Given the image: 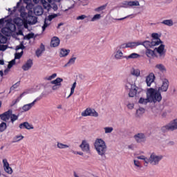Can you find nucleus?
<instances>
[{"label":"nucleus","mask_w":177,"mask_h":177,"mask_svg":"<svg viewBox=\"0 0 177 177\" xmlns=\"http://www.w3.org/2000/svg\"><path fill=\"white\" fill-rule=\"evenodd\" d=\"M162 24L167 26L168 27H172L174 26V20L172 19H165L161 22Z\"/></svg>","instance_id":"nucleus-36"},{"label":"nucleus","mask_w":177,"mask_h":177,"mask_svg":"<svg viewBox=\"0 0 177 177\" xmlns=\"http://www.w3.org/2000/svg\"><path fill=\"white\" fill-rule=\"evenodd\" d=\"M152 44H154L156 46L158 45H160V44H162V41H161V39H160V35L158 33H152Z\"/></svg>","instance_id":"nucleus-18"},{"label":"nucleus","mask_w":177,"mask_h":177,"mask_svg":"<svg viewBox=\"0 0 177 177\" xmlns=\"http://www.w3.org/2000/svg\"><path fill=\"white\" fill-rule=\"evenodd\" d=\"M34 13L36 16H41L44 13V9L41 6H37L34 8Z\"/></svg>","instance_id":"nucleus-28"},{"label":"nucleus","mask_w":177,"mask_h":177,"mask_svg":"<svg viewBox=\"0 0 177 177\" xmlns=\"http://www.w3.org/2000/svg\"><path fill=\"white\" fill-rule=\"evenodd\" d=\"M76 86H77V82H75L73 84V85H72V86H71V93H70L69 95L68 96V97H70L71 96H72L73 95H74V91H75Z\"/></svg>","instance_id":"nucleus-47"},{"label":"nucleus","mask_w":177,"mask_h":177,"mask_svg":"<svg viewBox=\"0 0 177 177\" xmlns=\"http://www.w3.org/2000/svg\"><path fill=\"white\" fill-rule=\"evenodd\" d=\"M19 85H20V82H17L11 88L10 91H15V89H17V88H19Z\"/></svg>","instance_id":"nucleus-58"},{"label":"nucleus","mask_w":177,"mask_h":177,"mask_svg":"<svg viewBox=\"0 0 177 177\" xmlns=\"http://www.w3.org/2000/svg\"><path fill=\"white\" fill-rule=\"evenodd\" d=\"M32 64L33 62L32 59L27 60L22 66V70H24V71H28V70H30L31 67H32Z\"/></svg>","instance_id":"nucleus-19"},{"label":"nucleus","mask_w":177,"mask_h":177,"mask_svg":"<svg viewBox=\"0 0 177 177\" xmlns=\"http://www.w3.org/2000/svg\"><path fill=\"white\" fill-rule=\"evenodd\" d=\"M137 160H142L144 162V165L147 167L150 164V158H147L144 155L138 156L136 157Z\"/></svg>","instance_id":"nucleus-23"},{"label":"nucleus","mask_w":177,"mask_h":177,"mask_svg":"<svg viewBox=\"0 0 177 177\" xmlns=\"http://www.w3.org/2000/svg\"><path fill=\"white\" fill-rule=\"evenodd\" d=\"M34 37V35L33 34H28L26 37L27 39H31V38Z\"/></svg>","instance_id":"nucleus-64"},{"label":"nucleus","mask_w":177,"mask_h":177,"mask_svg":"<svg viewBox=\"0 0 177 177\" xmlns=\"http://www.w3.org/2000/svg\"><path fill=\"white\" fill-rule=\"evenodd\" d=\"M4 24H5V19H0V28H1V27H3Z\"/></svg>","instance_id":"nucleus-62"},{"label":"nucleus","mask_w":177,"mask_h":177,"mask_svg":"<svg viewBox=\"0 0 177 177\" xmlns=\"http://www.w3.org/2000/svg\"><path fill=\"white\" fill-rule=\"evenodd\" d=\"M41 2L45 9H46L47 10H49V9H50V4H49V3H48L46 1L41 0Z\"/></svg>","instance_id":"nucleus-48"},{"label":"nucleus","mask_w":177,"mask_h":177,"mask_svg":"<svg viewBox=\"0 0 177 177\" xmlns=\"http://www.w3.org/2000/svg\"><path fill=\"white\" fill-rule=\"evenodd\" d=\"M57 16H59L58 14H53V15H48V17H46L44 19V26H42L43 31H45L47 27H49V26H50V21H52L53 19L57 17Z\"/></svg>","instance_id":"nucleus-7"},{"label":"nucleus","mask_w":177,"mask_h":177,"mask_svg":"<svg viewBox=\"0 0 177 177\" xmlns=\"http://www.w3.org/2000/svg\"><path fill=\"white\" fill-rule=\"evenodd\" d=\"M146 96L148 97L150 103H160L162 100V96L161 93L158 89L149 88H147Z\"/></svg>","instance_id":"nucleus-2"},{"label":"nucleus","mask_w":177,"mask_h":177,"mask_svg":"<svg viewBox=\"0 0 177 177\" xmlns=\"http://www.w3.org/2000/svg\"><path fill=\"white\" fill-rule=\"evenodd\" d=\"M95 150L98 156H101L102 160H106V153H107V144L103 138H97L94 142Z\"/></svg>","instance_id":"nucleus-1"},{"label":"nucleus","mask_w":177,"mask_h":177,"mask_svg":"<svg viewBox=\"0 0 177 177\" xmlns=\"http://www.w3.org/2000/svg\"><path fill=\"white\" fill-rule=\"evenodd\" d=\"M44 52H45V46H44V44H41L40 47L39 48H37V50L35 52L36 56L37 57H41V56H42V54L44 53Z\"/></svg>","instance_id":"nucleus-27"},{"label":"nucleus","mask_w":177,"mask_h":177,"mask_svg":"<svg viewBox=\"0 0 177 177\" xmlns=\"http://www.w3.org/2000/svg\"><path fill=\"white\" fill-rule=\"evenodd\" d=\"M134 139L137 143H145L146 142V135L143 133H138L134 135Z\"/></svg>","instance_id":"nucleus-10"},{"label":"nucleus","mask_w":177,"mask_h":177,"mask_svg":"<svg viewBox=\"0 0 177 177\" xmlns=\"http://www.w3.org/2000/svg\"><path fill=\"white\" fill-rule=\"evenodd\" d=\"M129 97H135L136 95H138V91H139V87L137 86H133L129 87Z\"/></svg>","instance_id":"nucleus-16"},{"label":"nucleus","mask_w":177,"mask_h":177,"mask_svg":"<svg viewBox=\"0 0 177 177\" xmlns=\"http://www.w3.org/2000/svg\"><path fill=\"white\" fill-rule=\"evenodd\" d=\"M138 57H140V55L136 53H133L130 54L129 55L125 57V59H138Z\"/></svg>","instance_id":"nucleus-43"},{"label":"nucleus","mask_w":177,"mask_h":177,"mask_svg":"<svg viewBox=\"0 0 177 177\" xmlns=\"http://www.w3.org/2000/svg\"><path fill=\"white\" fill-rule=\"evenodd\" d=\"M133 162L136 169H140V168H142V163L140 162V161H139L138 159H133Z\"/></svg>","instance_id":"nucleus-41"},{"label":"nucleus","mask_w":177,"mask_h":177,"mask_svg":"<svg viewBox=\"0 0 177 177\" xmlns=\"http://www.w3.org/2000/svg\"><path fill=\"white\" fill-rule=\"evenodd\" d=\"M155 52H157L160 59H164L165 57V46L160 44L158 48H155Z\"/></svg>","instance_id":"nucleus-9"},{"label":"nucleus","mask_w":177,"mask_h":177,"mask_svg":"<svg viewBox=\"0 0 177 177\" xmlns=\"http://www.w3.org/2000/svg\"><path fill=\"white\" fill-rule=\"evenodd\" d=\"M136 77L132 75H129L125 81L126 89H129L132 86H136Z\"/></svg>","instance_id":"nucleus-6"},{"label":"nucleus","mask_w":177,"mask_h":177,"mask_svg":"<svg viewBox=\"0 0 177 177\" xmlns=\"http://www.w3.org/2000/svg\"><path fill=\"white\" fill-rule=\"evenodd\" d=\"M7 41H8V39L6 38V37L0 34V44H6Z\"/></svg>","instance_id":"nucleus-52"},{"label":"nucleus","mask_w":177,"mask_h":177,"mask_svg":"<svg viewBox=\"0 0 177 177\" xmlns=\"http://www.w3.org/2000/svg\"><path fill=\"white\" fill-rule=\"evenodd\" d=\"M146 109H145V108L143 107H140L139 109H138L136 110V115L137 117H142V115H143L144 113H145Z\"/></svg>","instance_id":"nucleus-39"},{"label":"nucleus","mask_w":177,"mask_h":177,"mask_svg":"<svg viewBox=\"0 0 177 177\" xmlns=\"http://www.w3.org/2000/svg\"><path fill=\"white\" fill-rule=\"evenodd\" d=\"M68 53H70V50H67L66 48H62L59 51V57H66V56L68 55Z\"/></svg>","instance_id":"nucleus-34"},{"label":"nucleus","mask_w":177,"mask_h":177,"mask_svg":"<svg viewBox=\"0 0 177 177\" xmlns=\"http://www.w3.org/2000/svg\"><path fill=\"white\" fill-rule=\"evenodd\" d=\"M63 82V78L57 77L54 80L50 82L52 85H57L58 86H62V83Z\"/></svg>","instance_id":"nucleus-29"},{"label":"nucleus","mask_w":177,"mask_h":177,"mask_svg":"<svg viewBox=\"0 0 177 177\" xmlns=\"http://www.w3.org/2000/svg\"><path fill=\"white\" fill-rule=\"evenodd\" d=\"M12 113H13V111L10 109L8 111L2 113L0 115L1 120L3 121H8V120H10V115H12Z\"/></svg>","instance_id":"nucleus-17"},{"label":"nucleus","mask_w":177,"mask_h":177,"mask_svg":"<svg viewBox=\"0 0 177 177\" xmlns=\"http://www.w3.org/2000/svg\"><path fill=\"white\" fill-rule=\"evenodd\" d=\"M75 60H77V57H71L65 66H71V64H74V63H75Z\"/></svg>","instance_id":"nucleus-51"},{"label":"nucleus","mask_w":177,"mask_h":177,"mask_svg":"<svg viewBox=\"0 0 177 177\" xmlns=\"http://www.w3.org/2000/svg\"><path fill=\"white\" fill-rule=\"evenodd\" d=\"M160 86L158 88V91L161 93V92H167L169 88V80L165 77H160Z\"/></svg>","instance_id":"nucleus-3"},{"label":"nucleus","mask_w":177,"mask_h":177,"mask_svg":"<svg viewBox=\"0 0 177 177\" xmlns=\"http://www.w3.org/2000/svg\"><path fill=\"white\" fill-rule=\"evenodd\" d=\"M127 107L129 109V110H133V109H135V104L129 102L127 104Z\"/></svg>","instance_id":"nucleus-55"},{"label":"nucleus","mask_w":177,"mask_h":177,"mask_svg":"<svg viewBox=\"0 0 177 177\" xmlns=\"http://www.w3.org/2000/svg\"><path fill=\"white\" fill-rule=\"evenodd\" d=\"M113 58L115 59V60H121L124 59V53H122L121 50H117L113 53Z\"/></svg>","instance_id":"nucleus-21"},{"label":"nucleus","mask_w":177,"mask_h":177,"mask_svg":"<svg viewBox=\"0 0 177 177\" xmlns=\"http://www.w3.org/2000/svg\"><path fill=\"white\" fill-rule=\"evenodd\" d=\"M61 86H57V84H54L52 86V89L53 91H58V89H60Z\"/></svg>","instance_id":"nucleus-60"},{"label":"nucleus","mask_w":177,"mask_h":177,"mask_svg":"<svg viewBox=\"0 0 177 177\" xmlns=\"http://www.w3.org/2000/svg\"><path fill=\"white\" fill-rule=\"evenodd\" d=\"M162 155H158L156 152H152L149 156V161L151 165H158L160 161L162 160Z\"/></svg>","instance_id":"nucleus-4"},{"label":"nucleus","mask_w":177,"mask_h":177,"mask_svg":"<svg viewBox=\"0 0 177 177\" xmlns=\"http://www.w3.org/2000/svg\"><path fill=\"white\" fill-rule=\"evenodd\" d=\"M82 117H99V113L96 111V110L87 108L81 113Z\"/></svg>","instance_id":"nucleus-5"},{"label":"nucleus","mask_w":177,"mask_h":177,"mask_svg":"<svg viewBox=\"0 0 177 177\" xmlns=\"http://www.w3.org/2000/svg\"><path fill=\"white\" fill-rule=\"evenodd\" d=\"M103 129L106 135H109V133H112L113 131H114V128H113V127H105L103 128Z\"/></svg>","instance_id":"nucleus-42"},{"label":"nucleus","mask_w":177,"mask_h":177,"mask_svg":"<svg viewBox=\"0 0 177 177\" xmlns=\"http://www.w3.org/2000/svg\"><path fill=\"white\" fill-rule=\"evenodd\" d=\"M156 80V75H154V73H151L149 75L146 77V84L147 86H151V84L154 82V80Z\"/></svg>","instance_id":"nucleus-15"},{"label":"nucleus","mask_w":177,"mask_h":177,"mask_svg":"<svg viewBox=\"0 0 177 177\" xmlns=\"http://www.w3.org/2000/svg\"><path fill=\"white\" fill-rule=\"evenodd\" d=\"M19 49H21V51L20 53H16L15 55V59H21L23 56V49H24V46L23 44H20L19 46H17L16 47V50H19Z\"/></svg>","instance_id":"nucleus-20"},{"label":"nucleus","mask_w":177,"mask_h":177,"mask_svg":"<svg viewBox=\"0 0 177 177\" xmlns=\"http://www.w3.org/2000/svg\"><path fill=\"white\" fill-rule=\"evenodd\" d=\"M28 93H31V90H26L24 93H22L17 99L15 101L12 102V106L16 104L17 102H20L26 95H28Z\"/></svg>","instance_id":"nucleus-24"},{"label":"nucleus","mask_w":177,"mask_h":177,"mask_svg":"<svg viewBox=\"0 0 177 177\" xmlns=\"http://www.w3.org/2000/svg\"><path fill=\"white\" fill-rule=\"evenodd\" d=\"M73 154H78L79 156H84V153H82V152L73 151Z\"/></svg>","instance_id":"nucleus-63"},{"label":"nucleus","mask_w":177,"mask_h":177,"mask_svg":"<svg viewBox=\"0 0 177 177\" xmlns=\"http://www.w3.org/2000/svg\"><path fill=\"white\" fill-rule=\"evenodd\" d=\"M128 48V43L122 44L120 46V49H125Z\"/></svg>","instance_id":"nucleus-61"},{"label":"nucleus","mask_w":177,"mask_h":177,"mask_svg":"<svg viewBox=\"0 0 177 177\" xmlns=\"http://www.w3.org/2000/svg\"><path fill=\"white\" fill-rule=\"evenodd\" d=\"M138 104L141 106H147L148 103H150V100H149L148 97H140L138 101Z\"/></svg>","instance_id":"nucleus-22"},{"label":"nucleus","mask_w":177,"mask_h":177,"mask_svg":"<svg viewBox=\"0 0 177 177\" xmlns=\"http://www.w3.org/2000/svg\"><path fill=\"white\" fill-rule=\"evenodd\" d=\"M3 169L5 172L7 174H9L11 175V174H13V170L12 169L11 167L9 166V162H8V160L3 159Z\"/></svg>","instance_id":"nucleus-14"},{"label":"nucleus","mask_w":177,"mask_h":177,"mask_svg":"<svg viewBox=\"0 0 177 177\" xmlns=\"http://www.w3.org/2000/svg\"><path fill=\"white\" fill-rule=\"evenodd\" d=\"M130 74L132 77H136V78L140 77V69L132 68L130 70Z\"/></svg>","instance_id":"nucleus-25"},{"label":"nucleus","mask_w":177,"mask_h":177,"mask_svg":"<svg viewBox=\"0 0 177 177\" xmlns=\"http://www.w3.org/2000/svg\"><path fill=\"white\" fill-rule=\"evenodd\" d=\"M140 45H142V42L140 41H133V42H128L127 46L128 48H136L137 46H139Z\"/></svg>","instance_id":"nucleus-33"},{"label":"nucleus","mask_w":177,"mask_h":177,"mask_svg":"<svg viewBox=\"0 0 177 177\" xmlns=\"http://www.w3.org/2000/svg\"><path fill=\"white\" fill-rule=\"evenodd\" d=\"M106 9V6H102L95 8V12H102V10H104Z\"/></svg>","instance_id":"nucleus-56"},{"label":"nucleus","mask_w":177,"mask_h":177,"mask_svg":"<svg viewBox=\"0 0 177 177\" xmlns=\"http://www.w3.org/2000/svg\"><path fill=\"white\" fill-rule=\"evenodd\" d=\"M14 23L20 27L21 26H23L24 21L20 18H16L14 19Z\"/></svg>","instance_id":"nucleus-46"},{"label":"nucleus","mask_w":177,"mask_h":177,"mask_svg":"<svg viewBox=\"0 0 177 177\" xmlns=\"http://www.w3.org/2000/svg\"><path fill=\"white\" fill-rule=\"evenodd\" d=\"M16 64V59H12L8 63V68L4 71V74H8L12 67Z\"/></svg>","instance_id":"nucleus-30"},{"label":"nucleus","mask_w":177,"mask_h":177,"mask_svg":"<svg viewBox=\"0 0 177 177\" xmlns=\"http://www.w3.org/2000/svg\"><path fill=\"white\" fill-rule=\"evenodd\" d=\"M6 128H7L6 123L3 122L0 124V132H3V131H5Z\"/></svg>","instance_id":"nucleus-53"},{"label":"nucleus","mask_w":177,"mask_h":177,"mask_svg":"<svg viewBox=\"0 0 177 177\" xmlns=\"http://www.w3.org/2000/svg\"><path fill=\"white\" fill-rule=\"evenodd\" d=\"M80 149L82 151H85L86 153H89L91 151V147L89 146V142L87 140H83L82 141V144L80 145Z\"/></svg>","instance_id":"nucleus-12"},{"label":"nucleus","mask_w":177,"mask_h":177,"mask_svg":"<svg viewBox=\"0 0 177 177\" xmlns=\"http://www.w3.org/2000/svg\"><path fill=\"white\" fill-rule=\"evenodd\" d=\"M28 20V24L32 25L36 24L37 21H38V20L37 19V17L34 16L29 17Z\"/></svg>","instance_id":"nucleus-44"},{"label":"nucleus","mask_w":177,"mask_h":177,"mask_svg":"<svg viewBox=\"0 0 177 177\" xmlns=\"http://www.w3.org/2000/svg\"><path fill=\"white\" fill-rule=\"evenodd\" d=\"M141 45H143L145 48L147 49H149V48H153V46H156L155 44H153V41H145L142 43Z\"/></svg>","instance_id":"nucleus-31"},{"label":"nucleus","mask_w":177,"mask_h":177,"mask_svg":"<svg viewBox=\"0 0 177 177\" xmlns=\"http://www.w3.org/2000/svg\"><path fill=\"white\" fill-rule=\"evenodd\" d=\"M10 118L11 122L13 124L15 121H17V120L19 119V115H17L12 113L11 115L10 116Z\"/></svg>","instance_id":"nucleus-50"},{"label":"nucleus","mask_w":177,"mask_h":177,"mask_svg":"<svg viewBox=\"0 0 177 177\" xmlns=\"http://www.w3.org/2000/svg\"><path fill=\"white\" fill-rule=\"evenodd\" d=\"M163 129L167 131H176L177 129V119L171 121L169 124L163 127Z\"/></svg>","instance_id":"nucleus-8"},{"label":"nucleus","mask_w":177,"mask_h":177,"mask_svg":"<svg viewBox=\"0 0 177 177\" xmlns=\"http://www.w3.org/2000/svg\"><path fill=\"white\" fill-rule=\"evenodd\" d=\"M19 128H26V129H34L32 124H30L28 122H24L19 125Z\"/></svg>","instance_id":"nucleus-35"},{"label":"nucleus","mask_w":177,"mask_h":177,"mask_svg":"<svg viewBox=\"0 0 177 177\" xmlns=\"http://www.w3.org/2000/svg\"><path fill=\"white\" fill-rule=\"evenodd\" d=\"M57 77V73H53V75L50 76H46L45 77L46 81H52V80H55Z\"/></svg>","instance_id":"nucleus-49"},{"label":"nucleus","mask_w":177,"mask_h":177,"mask_svg":"<svg viewBox=\"0 0 177 177\" xmlns=\"http://www.w3.org/2000/svg\"><path fill=\"white\" fill-rule=\"evenodd\" d=\"M37 102H38V98H36L31 103L24 104L22 106V111L26 112V111H28L31 110V109H32V107H34V106H35V103H37Z\"/></svg>","instance_id":"nucleus-13"},{"label":"nucleus","mask_w":177,"mask_h":177,"mask_svg":"<svg viewBox=\"0 0 177 177\" xmlns=\"http://www.w3.org/2000/svg\"><path fill=\"white\" fill-rule=\"evenodd\" d=\"M128 5L130 6V8H132V6H140V3H139V1L137 0L130 1H128Z\"/></svg>","instance_id":"nucleus-45"},{"label":"nucleus","mask_w":177,"mask_h":177,"mask_svg":"<svg viewBox=\"0 0 177 177\" xmlns=\"http://www.w3.org/2000/svg\"><path fill=\"white\" fill-rule=\"evenodd\" d=\"M10 27L11 28L8 27L3 28L1 29L2 34H3L4 35H6V37H9V35L12 34V31H15L16 28V27L13 24H11Z\"/></svg>","instance_id":"nucleus-11"},{"label":"nucleus","mask_w":177,"mask_h":177,"mask_svg":"<svg viewBox=\"0 0 177 177\" xmlns=\"http://www.w3.org/2000/svg\"><path fill=\"white\" fill-rule=\"evenodd\" d=\"M50 45L51 46H53V48H56L59 46V45H60V39H59V37H53L51 39Z\"/></svg>","instance_id":"nucleus-26"},{"label":"nucleus","mask_w":177,"mask_h":177,"mask_svg":"<svg viewBox=\"0 0 177 177\" xmlns=\"http://www.w3.org/2000/svg\"><path fill=\"white\" fill-rule=\"evenodd\" d=\"M102 17V15L100 14L95 15L91 19V21H96V20H100Z\"/></svg>","instance_id":"nucleus-54"},{"label":"nucleus","mask_w":177,"mask_h":177,"mask_svg":"<svg viewBox=\"0 0 177 177\" xmlns=\"http://www.w3.org/2000/svg\"><path fill=\"white\" fill-rule=\"evenodd\" d=\"M84 19H86V15H82L78 16L76 18V20H84Z\"/></svg>","instance_id":"nucleus-59"},{"label":"nucleus","mask_w":177,"mask_h":177,"mask_svg":"<svg viewBox=\"0 0 177 177\" xmlns=\"http://www.w3.org/2000/svg\"><path fill=\"white\" fill-rule=\"evenodd\" d=\"M24 139V137L21 134H18L13 138V143H17Z\"/></svg>","instance_id":"nucleus-37"},{"label":"nucleus","mask_w":177,"mask_h":177,"mask_svg":"<svg viewBox=\"0 0 177 177\" xmlns=\"http://www.w3.org/2000/svg\"><path fill=\"white\" fill-rule=\"evenodd\" d=\"M57 149H69L70 145L63 144L62 142H57Z\"/></svg>","instance_id":"nucleus-38"},{"label":"nucleus","mask_w":177,"mask_h":177,"mask_svg":"<svg viewBox=\"0 0 177 177\" xmlns=\"http://www.w3.org/2000/svg\"><path fill=\"white\" fill-rule=\"evenodd\" d=\"M145 55L147 56V57H156V53H154V50H153L147 49Z\"/></svg>","instance_id":"nucleus-40"},{"label":"nucleus","mask_w":177,"mask_h":177,"mask_svg":"<svg viewBox=\"0 0 177 177\" xmlns=\"http://www.w3.org/2000/svg\"><path fill=\"white\" fill-rule=\"evenodd\" d=\"M155 68H156V70H158L159 71H160V73H165L167 71V68L162 64H156L155 66Z\"/></svg>","instance_id":"nucleus-32"},{"label":"nucleus","mask_w":177,"mask_h":177,"mask_svg":"<svg viewBox=\"0 0 177 177\" xmlns=\"http://www.w3.org/2000/svg\"><path fill=\"white\" fill-rule=\"evenodd\" d=\"M6 49H8V45L0 44V50H2L3 52L6 50Z\"/></svg>","instance_id":"nucleus-57"}]
</instances>
